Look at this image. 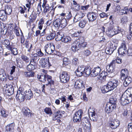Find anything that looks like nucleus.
<instances>
[{"mask_svg":"<svg viewBox=\"0 0 132 132\" xmlns=\"http://www.w3.org/2000/svg\"><path fill=\"white\" fill-rule=\"evenodd\" d=\"M132 101V87L128 88L122 95L120 103L123 105H125Z\"/></svg>","mask_w":132,"mask_h":132,"instance_id":"f257e3e1","label":"nucleus"},{"mask_svg":"<svg viewBox=\"0 0 132 132\" xmlns=\"http://www.w3.org/2000/svg\"><path fill=\"white\" fill-rule=\"evenodd\" d=\"M119 83L118 80L112 78L108 82L107 85L104 86L102 88L101 91L103 93L112 90L117 87Z\"/></svg>","mask_w":132,"mask_h":132,"instance_id":"f03ea898","label":"nucleus"},{"mask_svg":"<svg viewBox=\"0 0 132 132\" xmlns=\"http://www.w3.org/2000/svg\"><path fill=\"white\" fill-rule=\"evenodd\" d=\"M109 26L108 29L106 31V34L109 37H112L121 31L119 26L113 27L111 24H109Z\"/></svg>","mask_w":132,"mask_h":132,"instance_id":"7ed1b4c3","label":"nucleus"},{"mask_svg":"<svg viewBox=\"0 0 132 132\" xmlns=\"http://www.w3.org/2000/svg\"><path fill=\"white\" fill-rule=\"evenodd\" d=\"M38 78L39 80L42 82L45 81L47 80L48 82V83L51 85L54 84V81L52 79V77L47 74H44L40 75L38 77Z\"/></svg>","mask_w":132,"mask_h":132,"instance_id":"20e7f679","label":"nucleus"},{"mask_svg":"<svg viewBox=\"0 0 132 132\" xmlns=\"http://www.w3.org/2000/svg\"><path fill=\"white\" fill-rule=\"evenodd\" d=\"M59 77L61 82L63 83L67 82L70 79V76L66 71H62L61 72Z\"/></svg>","mask_w":132,"mask_h":132,"instance_id":"39448f33","label":"nucleus"},{"mask_svg":"<svg viewBox=\"0 0 132 132\" xmlns=\"http://www.w3.org/2000/svg\"><path fill=\"white\" fill-rule=\"evenodd\" d=\"M25 91V90L23 88H20L19 90L17 91L16 98L19 101H23L25 99L24 95Z\"/></svg>","mask_w":132,"mask_h":132,"instance_id":"423d86ee","label":"nucleus"},{"mask_svg":"<svg viewBox=\"0 0 132 132\" xmlns=\"http://www.w3.org/2000/svg\"><path fill=\"white\" fill-rule=\"evenodd\" d=\"M83 112L81 110H78L75 114L73 117V121L74 122H79L81 120Z\"/></svg>","mask_w":132,"mask_h":132,"instance_id":"0eeeda50","label":"nucleus"},{"mask_svg":"<svg viewBox=\"0 0 132 132\" xmlns=\"http://www.w3.org/2000/svg\"><path fill=\"white\" fill-rule=\"evenodd\" d=\"M41 65L43 68H47L51 66L48 58L42 59L40 60Z\"/></svg>","mask_w":132,"mask_h":132,"instance_id":"6e6552de","label":"nucleus"},{"mask_svg":"<svg viewBox=\"0 0 132 132\" xmlns=\"http://www.w3.org/2000/svg\"><path fill=\"white\" fill-rule=\"evenodd\" d=\"M97 15V13L95 12H90L87 15V18L89 22H92L95 20Z\"/></svg>","mask_w":132,"mask_h":132,"instance_id":"1a4fd4ad","label":"nucleus"},{"mask_svg":"<svg viewBox=\"0 0 132 132\" xmlns=\"http://www.w3.org/2000/svg\"><path fill=\"white\" fill-rule=\"evenodd\" d=\"M116 105L112 104L110 103H107L105 108V111L107 113H109L112 112L115 109Z\"/></svg>","mask_w":132,"mask_h":132,"instance_id":"9d476101","label":"nucleus"},{"mask_svg":"<svg viewBox=\"0 0 132 132\" xmlns=\"http://www.w3.org/2000/svg\"><path fill=\"white\" fill-rule=\"evenodd\" d=\"M120 125V121L117 119L114 120L109 123L110 128L113 129L117 128Z\"/></svg>","mask_w":132,"mask_h":132,"instance_id":"9b49d317","label":"nucleus"},{"mask_svg":"<svg viewBox=\"0 0 132 132\" xmlns=\"http://www.w3.org/2000/svg\"><path fill=\"white\" fill-rule=\"evenodd\" d=\"M118 52L119 54L121 55L125 54L127 52V47L124 43H122V45L118 49Z\"/></svg>","mask_w":132,"mask_h":132,"instance_id":"f8f14e48","label":"nucleus"},{"mask_svg":"<svg viewBox=\"0 0 132 132\" xmlns=\"http://www.w3.org/2000/svg\"><path fill=\"white\" fill-rule=\"evenodd\" d=\"M55 47L54 45H51L50 47L48 44H46L44 47V50L47 54H51L54 52Z\"/></svg>","mask_w":132,"mask_h":132,"instance_id":"ddd939ff","label":"nucleus"},{"mask_svg":"<svg viewBox=\"0 0 132 132\" xmlns=\"http://www.w3.org/2000/svg\"><path fill=\"white\" fill-rule=\"evenodd\" d=\"M89 123L88 118L84 117L82 119L81 124L84 129L86 130L88 129L89 127H88V125H89Z\"/></svg>","mask_w":132,"mask_h":132,"instance_id":"4468645a","label":"nucleus"},{"mask_svg":"<svg viewBox=\"0 0 132 132\" xmlns=\"http://www.w3.org/2000/svg\"><path fill=\"white\" fill-rule=\"evenodd\" d=\"M84 15V14L81 12H79L78 13L74 18V22H76L80 20V19L82 18Z\"/></svg>","mask_w":132,"mask_h":132,"instance_id":"2eb2a0df","label":"nucleus"},{"mask_svg":"<svg viewBox=\"0 0 132 132\" xmlns=\"http://www.w3.org/2000/svg\"><path fill=\"white\" fill-rule=\"evenodd\" d=\"M47 1L46 0H43L42 6L44 9L43 12L46 13L50 11V7L48 4H47Z\"/></svg>","mask_w":132,"mask_h":132,"instance_id":"dca6fc26","label":"nucleus"},{"mask_svg":"<svg viewBox=\"0 0 132 132\" xmlns=\"http://www.w3.org/2000/svg\"><path fill=\"white\" fill-rule=\"evenodd\" d=\"M24 95L25 99L26 100H29L33 96V94L32 92L30 89H29L28 90H25Z\"/></svg>","mask_w":132,"mask_h":132,"instance_id":"f3484780","label":"nucleus"},{"mask_svg":"<svg viewBox=\"0 0 132 132\" xmlns=\"http://www.w3.org/2000/svg\"><path fill=\"white\" fill-rule=\"evenodd\" d=\"M101 71L100 68L99 67L95 68L91 71L92 76L95 77L99 74Z\"/></svg>","mask_w":132,"mask_h":132,"instance_id":"a211bd4d","label":"nucleus"},{"mask_svg":"<svg viewBox=\"0 0 132 132\" xmlns=\"http://www.w3.org/2000/svg\"><path fill=\"white\" fill-rule=\"evenodd\" d=\"M11 26L10 24H3V28H2V29L1 31V34L4 35H5L9 31H8L7 27H10L11 28Z\"/></svg>","mask_w":132,"mask_h":132,"instance_id":"6ab92c4d","label":"nucleus"},{"mask_svg":"<svg viewBox=\"0 0 132 132\" xmlns=\"http://www.w3.org/2000/svg\"><path fill=\"white\" fill-rule=\"evenodd\" d=\"M11 26L10 24H3V28H2V29L1 31V34L4 35H5L9 31H8L7 27H10L11 28Z\"/></svg>","mask_w":132,"mask_h":132,"instance_id":"aec40b11","label":"nucleus"},{"mask_svg":"<svg viewBox=\"0 0 132 132\" xmlns=\"http://www.w3.org/2000/svg\"><path fill=\"white\" fill-rule=\"evenodd\" d=\"M14 123L7 125L5 127V132H11L14 129Z\"/></svg>","mask_w":132,"mask_h":132,"instance_id":"412c9836","label":"nucleus"},{"mask_svg":"<svg viewBox=\"0 0 132 132\" xmlns=\"http://www.w3.org/2000/svg\"><path fill=\"white\" fill-rule=\"evenodd\" d=\"M83 86V82L81 79H79L76 81L74 85V87L75 88H81Z\"/></svg>","mask_w":132,"mask_h":132,"instance_id":"4be33fe9","label":"nucleus"},{"mask_svg":"<svg viewBox=\"0 0 132 132\" xmlns=\"http://www.w3.org/2000/svg\"><path fill=\"white\" fill-rule=\"evenodd\" d=\"M80 47L81 46L78 44V42L76 41L72 44L71 48L73 52H76L78 50Z\"/></svg>","mask_w":132,"mask_h":132,"instance_id":"5701e85b","label":"nucleus"},{"mask_svg":"<svg viewBox=\"0 0 132 132\" xmlns=\"http://www.w3.org/2000/svg\"><path fill=\"white\" fill-rule=\"evenodd\" d=\"M115 65L112 63V62L109 65H107L106 67V69L107 71L110 73H112L114 71V67Z\"/></svg>","mask_w":132,"mask_h":132,"instance_id":"b1692460","label":"nucleus"},{"mask_svg":"<svg viewBox=\"0 0 132 132\" xmlns=\"http://www.w3.org/2000/svg\"><path fill=\"white\" fill-rule=\"evenodd\" d=\"M125 80L123 82V86L125 87H127L131 83L132 81L131 78L129 76H128L124 78Z\"/></svg>","mask_w":132,"mask_h":132,"instance_id":"393cba45","label":"nucleus"},{"mask_svg":"<svg viewBox=\"0 0 132 132\" xmlns=\"http://www.w3.org/2000/svg\"><path fill=\"white\" fill-rule=\"evenodd\" d=\"M6 92L10 94V95L13 94L14 92V88L12 86H11L9 85L7 86L6 85V86H4Z\"/></svg>","mask_w":132,"mask_h":132,"instance_id":"a878e982","label":"nucleus"},{"mask_svg":"<svg viewBox=\"0 0 132 132\" xmlns=\"http://www.w3.org/2000/svg\"><path fill=\"white\" fill-rule=\"evenodd\" d=\"M121 78L122 80L124 79L126 77L128 76V71L126 69H122L121 72Z\"/></svg>","mask_w":132,"mask_h":132,"instance_id":"bb28decb","label":"nucleus"},{"mask_svg":"<svg viewBox=\"0 0 132 132\" xmlns=\"http://www.w3.org/2000/svg\"><path fill=\"white\" fill-rule=\"evenodd\" d=\"M6 77V75L4 70L2 69H0V79L4 81L5 80Z\"/></svg>","mask_w":132,"mask_h":132,"instance_id":"cd10ccee","label":"nucleus"},{"mask_svg":"<svg viewBox=\"0 0 132 132\" xmlns=\"http://www.w3.org/2000/svg\"><path fill=\"white\" fill-rule=\"evenodd\" d=\"M60 19V18H57L53 22V24L55 27L58 28L59 30H61V29L60 27L61 24Z\"/></svg>","mask_w":132,"mask_h":132,"instance_id":"c85d7f7f","label":"nucleus"},{"mask_svg":"<svg viewBox=\"0 0 132 132\" xmlns=\"http://www.w3.org/2000/svg\"><path fill=\"white\" fill-rule=\"evenodd\" d=\"M55 33L54 32H52L50 34H46V39L48 41L51 40L54 38L55 36Z\"/></svg>","mask_w":132,"mask_h":132,"instance_id":"c756f323","label":"nucleus"},{"mask_svg":"<svg viewBox=\"0 0 132 132\" xmlns=\"http://www.w3.org/2000/svg\"><path fill=\"white\" fill-rule=\"evenodd\" d=\"M71 37L68 36H64L61 39V41L65 43L68 44L71 42Z\"/></svg>","mask_w":132,"mask_h":132,"instance_id":"7c9ffc66","label":"nucleus"},{"mask_svg":"<svg viewBox=\"0 0 132 132\" xmlns=\"http://www.w3.org/2000/svg\"><path fill=\"white\" fill-rule=\"evenodd\" d=\"M4 10H2L0 11V19L3 21H5L6 18L7 16Z\"/></svg>","mask_w":132,"mask_h":132,"instance_id":"2f4dec72","label":"nucleus"},{"mask_svg":"<svg viewBox=\"0 0 132 132\" xmlns=\"http://www.w3.org/2000/svg\"><path fill=\"white\" fill-rule=\"evenodd\" d=\"M24 115L28 117H31L32 113L30 112V110L27 108H25L23 110Z\"/></svg>","mask_w":132,"mask_h":132,"instance_id":"473e14b6","label":"nucleus"},{"mask_svg":"<svg viewBox=\"0 0 132 132\" xmlns=\"http://www.w3.org/2000/svg\"><path fill=\"white\" fill-rule=\"evenodd\" d=\"M91 68L89 66L86 67L84 68V74H85L86 75L88 76L90 75H91V71L90 70Z\"/></svg>","mask_w":132,"mask_h":132,"instance_id":"72a5a7b5","label":"nucleus"},{"mask_svg":"<svg viewBox=\"0 0 132 132\" xmlns=\"http://www.w3.org/2000/svg\"><path fill=\"white\" fill-rule=\"evenodd\" d=\"M5 12L6 14L10 15L12 12V9L10 6L6 5L5 7Z\"/></svg>","mask_w":132,"mask_h":132,"instance_id":"f704fd0d","label":"nucleus"},{"mask_svg":"<svg viewBox=\"0 0 132 132\" xmlns=\"http://www.w3.org/2000/svg\"><path fill=\"white\" fill-rule=\"evenodd\" d=\"M79 40L77 41L78 42V44L81 47H84L85 46L84 43V40L83 38L81 37L79 38Z\"/></svg>","mask_w":132,"mask_h":132,"instance_id":"c9c22d12","label":"nucleus"},{"mask_svg":"<svg viewBox=\"0 0 132 132\" xmlns=\"http://www.w3.org/2000/svg\"><path fill=\"white\" fill-rule=\"evenodd\" d=\"M60 27H61V29H60L61 30L66 26V19L64 18L60 19Z\"/></svg>","mask_w":132,"mask_h":132,"instance_id":"e433bc0d","label":"nucleus"},{"mask_svg":"<svg viewBox=\"0 0 132 132\" xmlns=\"http://www.w3.org/2000/svg\"><path fill=\"white\" fill-rule=\"evenodd\" d=\"M39 59V57L35 54H34V56L31 58L30 60H31V62H33L36 63H37Z\"/></svg>","mask_w":132,"mask_h":132,"instance_id":"4c0bfd02","label":"nucleus"},{"mask_svg":"<svg viewBox=\"0 0 132 132\" xmlns=\"http://www.w3.org/2000/svg\"><path fill=\"white\" fill-rule=\"evenodd\" d=\"M8 37L11 40L13 39L15 37L14 33L11 30H9L8 31Z\"/></svg>","mask_w":132,"mask_h":132,"instance_id":"58836bf2","label":"nucleus"},{"mask_svg":"<svg viewBox=\"0 0 132 132\" xmlns=\"http://www.w3.org/2000/svg\"><path fill=\"white\" fill-rule=\"evenodd\" d=\"M87 22V21L83 20L81 21L79 24V26L81 28H84Z\"/></svg>","mask_w":132,"mask_h":132,"instance_id":"ea45409f","label":"nucleus"},{"mask_svg":"<svg viewBox=\"0 0 132 132\" xmlns=\"http://www.w3.org/2000/svg\"><path fill=\"white\" fill-rule=\"evenodd\" d=\"M24 74L27 77H33L34 76V73L33 72H26L24 73Z\"/></svg>","mask_w":132,"mask_h":132,"instance_id":"a19ab883","label":"nucleus"},{"mask_svg":"<svg viewBox=\"0 0 132 132\" xmlns=\"http://www.w3.org/2000/svg\"><path fill=\"white\" fill-rule=\"evenodd\" d=\"M44 111L46 113L49 115H51L52 114L51 109L49 108H46L44 109Z\"/></svg>","mask_w":132,"mask_h":132,"instance_id":"79ce46f5","label":"nucleus"},{"mask_svg":"<svg viewBox=\"0 0 132 132\" xmlns=\"http://www.w3.org/2000/svg\"><path fill=\"white\" fill-rule=\"evenodd\" d=\"M112 63L113 64L115 65L116 63L118 64H121L122 63V59L119 57H118L116 59L112 61Z\"/></svg>","mask_w":132,"mask_h":132,"instance_id":"37998d69","label":"nucleus"},{"mask_svg":"<svg viewBox=\"0 0 132 132\" xmlns=\"http://www.w3.org/2000/svg\"><path fill=\"white\" fill-rule=\"evenodd\" d=\"M109 46L111 49H112V50L114 51L116 49L117 47V44L114 43H111L110 44Z\"/></svg>","mask_w":132,"mask_h":132,"instance_id":"c03bdc74","label":"nucleus"},{"mask_svg":"<svg viewBox=\"0 0 132 132\" xmlns=\"http://www.w3.org/2000/svg\"><path fill=\"white\" fill-rule=\"evenodd\" d=\"M21 58L22 60H23L26 63H28L29 62V57L25 55H22L21 56Z\"/></svg>","mask_w":132,"mask_h":132,"instance_id":"a18cd8bd","label":"nucleus"},{"mask_svg":"<svg viewBox=\"0 0 132 132\" xmlns=\"http://www.w3.org/2000/svg\"><path fill=\"white\" fill-rule=\"evenodd\" d=\"M55 117L54 118L55 120V118L57 117V118H60L62 117V114L61 111H58L55 114Z\"/></svg>","mask_w":132,"mask_h":132,"instance_id":"49530a36","label":"nucleus"},{"mask_svg":"<svg viewBox=\"0 0 132 132\" xmlns=\"http://www.w3.org/2000/svg\"><path fill=\"white\" fill-rule=\"evenodd\" d=\"M63 64L65 66L68 65L70 63L69 59L67 57H64L63 58Z\"/></svg>","mask_w":132,"mask_h":132,"instance_id":"de8ad7c7","label":"nucleus"},{"mask_svg":"<svg viewBox=\"0 0 132 132\" xmlns=\"http://www.w3.org/2000/svg\"><path fill=\"white\" fill-rule=\"evenodd\" d=\"M105 52L106 54H111L112 53L113 51L112 49H111L110 47L108 46L106 49Z\"/></svg>","mask_w":132,"mask_h":132,"instance_id":"09e8293b","label":"nucleus"},{"mask_svg":"<svg viewBox=\"0 0 132 132\" xmlns=\"http://www.w3.org/2000/svg\"><path fill=\"white\" fill-rule=\"evenodd\" d=\"M128 20L127 16H125L121 19V22L123 24L126 23L127 22Z\"/></svg>","mask_w":132,"mask_h":132,"instance_id":"8fccbe9b","label":"nucleus"},{"mask_svg":"<svg viewBox=\"0 0 132 132\" xmlns=\"http://www.w3.org/2000/svg\"><path fill=\"white\" fill-rule=\"evenodd\" d=\"M11 51L14 55H16L18 53V50L16 48H12Z\"/></svg>","mask_w":132,"mask_h":132,"instance_id":"3c124183","label":"nucleus"},{"mask_svg":"<svg viewBox=\"0 0 132 132\" xmlns=\"http://www.w3.org/2000/svg\"><path fill=\"white\" fill-rule=\"evenodd\" d=\"M117 101V100L116 99L111 98L109 102L108 103H110L111 105L114 104L115 105H116Z\"/></svg>","mask_w":132,"mask_h":132,"instance_id":"603ef678","label":"nucleus"},{"mask_svg":"<svg viewBox=\"0 0 132 132\" xmlns=\"http://www.w3.org/2000/svg\"><path fill=\"white\" fill-rule=\"evenodd\" d=\"M34 91L35 92V95L37 96H38L40 95L41 92L40 89H38L37 88H35L34 89Z\"/></svg>","mask_w":132,"mask_h":132,"instance_id":"864d4df0","label":"nucleus"},{"mask_svg":"<svg viewBox=\"0 0 132 132\" xmlns=\"http://www.w3.org/2000/svg\"><path fill=\"white\" fill-rule=\"evenodd\" d=\"M35 68H36L33 66L32 65H31L30 64L27 65V69L28 71L33 70Z\"/></svg>","mask_w":132,"mask_h":132,"instance_id":"5fc2aeb1","label":"nucleus"},{"mask_svg":"<svg viewBox=\"0 0 132 132\" xmlns=\"http://www.w3.org/2000/svg\"><path fill=\"white\" fill-rule=\"evenodd\" d=\"M92 113L91 114L92 116L93 117V119L94 121H96L98 118V116L94 112H92Z\"/></svg>","mask_w":132,"mask_h":132,"instance_id":"6e6d98bb","label":"nucleus"},{"mask_svg":"<svg viewBox=\"0 0 132 132\" xmlns=\"http://www.w3.org/2000/svg\"><path fill=\"white\" fill-rule=\"evenodd\" d=\"M128 129L129 132H132V122L128 123Z\"/></svg>","mask_w":132,"mask_h":132,"instance_id":"4d7b16f0","label":"nucleus"},{"mask_svg":"<svg viewBox=\"0 0 132 132\" xmlns=\"http://www.w3.org/2000/svg\"><path fill=\"white\" fill-rule=\"evenodd\" d=\"M80 32H76L72 34L71 36L74 37H78L80 36Z\"/></svg>","mask_w":132,"mask_h":132,"instance_id":"13d9d810","label":"nucleus"},{"mask_svg":"<svg viewBox=\"0 0 132 132\" xmlns=\"http://www.w3.org/2000/svg\"><path fill=\"white\" fill-rule=\"evenodd\" d=\"M127 10H126V9H125H125L124 10H121L120 11V13H121V15H122L123 14H127V12H128V9H127Z\"/></svg>","mask_w":132,"mask_h":132,"instance_id":"bf43d9fd","label":"nucleus"},{"mask_svg":"<svg viewBox=\"0 0 132 132\" xmlns=\"http://www.w3.org/2000/svg\"><path fill=\"white\" fill-rule=\"evenodd\" d=\"M3 44L7 45H9L10 44V42L8 39H5L4 40L3 42Z\"/></svg>","mask_w":132,"mask_h":132,"instance_id":"052dcab7","label":"nucleus"},{"mask_svg":"<svg viewBox=\"0 0 132 132\" xmlns=\"http://www.w3.org/2000/svg\"><path fill=\"white\" fill-rule=\"evenodd\" d=\"M57 35L58 37H59V38H61V39L63 37V32H57Z\"/></svg>","mask_w":132,"mask_h":132,"instance_id":"680f3d73","label":"nucleus"},{"mask_svg":"<svg viewBox=\"0 0 132 132\" xmlns=\"http://www.w3.org/2000/svg\"><path fill=\"white\" fill-rule=\"evenodd\" d=\"M91 52L88 50H85L84 52V55L86 56L89 55L91 54Z\"/></svg>","mask_w":132,"mask_h":132,"instance_id":"e2e57ef3","label":"nucleus"},{"mask_svg":"<svg viewBox=\"0 0 132 132\" xmlns=\"http://www.w3.org/2000/svg\"><path fill=\"white\" fill-rule=\"evenodd\" d=\"M35 55H37V56L38 57H42L44 55V54L41 52V50H40L39 51L37 52Z\"/></svg>","mask_w":132,"mask_h":132,"instance_id":"0e129e2a","label":"nucleus"},{"mask_svg":"<svg viewBox=\"0 0 132 132\" xmlns=\"http://www.w3.org/2000/svg\"><path fill=\"white\" fill-rule=\"evenodd\" d=\"M72 63L75 65L78 64V62L77 59L75 58L73 59L72 60Z\"/></svg>","mask_w":132,"mask_h":132,"instance_id":"69168bd1","label":"nucleus"},{"mask_svg":"<svg viewBox=\"0 0 132 132\" xmlns=\"http://www.w3.org/2000/svg\"><path fill=\"white\" fill-rule=\"evenodd\" d=\"M76 73V75L79 77L81 76L82 74H84L83 72L78 71L77 70Z\"/></svg>","mask_w":132,"mask_h":132,"instance_id":"338daca9","label":"nucleus"},{"mask_svg":"<svg viewBox=\"0 0 132 132\" xmlns=\"http://www.w3.org/2000/svg\"><path fill=\"white\" fill-rule=\"evenodd\" d=\"M30 16L31 17V19L33 20H35L37 17L36 14H35V13L32 12Z\"/></svg>","mask_w":132,"mask_h":132,"instance_id":"774afa93","label":"nucleus"}]
</instances>
